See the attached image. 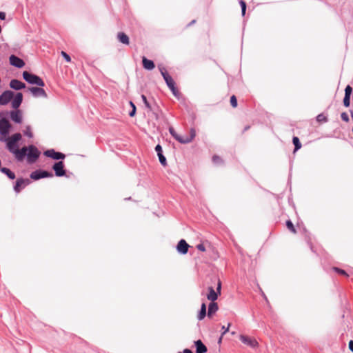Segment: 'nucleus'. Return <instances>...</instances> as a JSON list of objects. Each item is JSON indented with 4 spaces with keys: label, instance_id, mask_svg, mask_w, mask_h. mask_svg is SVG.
Instances as JSON below:
<instances>
[{
    "label": "nucleus",
    "instance_id": "obj_1",
    "mask_svg": "<svg viewBox=\"0 0 353 353\" xmlns=\"http://www.w3.org/2000/svg\"><path fill=\"white\" fill-rule=\"evenodd\" d=\"M3 113H0V141L6 143L10 139L9 134L12 130V125L8 119L3 117Z\"/></svg>",
    "mask_w": 353,
    "mask_h": 353
},
{
    "label": "nucleus",
    "instance_id": "obj_31",
    "mask_svg": "<svg viewBox=\"0 0 353 353\" xmlns=\"http://www.w3.org/2000/svg\"><path fill=\"white\" fill-rule=\"evenodd\" d=\"M129 104L131 107V110L128 113V115L130 117H133L135 116L136 114V112H137V107L135 105V104L132 101H130L129 102Z\"/></svg>",
    "mask_w": 353,
    "mask_h": 353
},
{
    "label": "nucleus",
    "instance_id": "obj_11",
    "mask_svg": "<svg viewBox=\"0 0 353 353\" xmlns=\"http://www.w3.org/2000/svg\"><path fill=\"white\" fill-rule=\"evenodd\" d=\"M196 137V131L194 128H192L190 130V135L182 137L179 134L177 135V137H175L174 139H176L178 142L182 144H186L192 142V141Z\"/></svg>",
    "mask_w": 353,
    "mask_h": 353
},
{
    "label": "nucleus",
    "instance_id": "obj_47",
    "mask_svg": "<svg viewBox=\"0 0 353 353\" xmlns=\"http://www.w3.org/2000/svg\"><path fill=\"white\" fill-rule=\"evenodd\" d=\"M230 326V323L228 324L227 327H225L224 325L222 326V327H221V329L223 330V332L221 333L222 336L225 335L229 331Z\"/></svg>",
    "mask_w": 353,
    "mask_h": 353
},
{
    "label": "nucleus",
    "instance_id": "obj_10",
    "mask_svg": "<svg viewBox=\"0 0 353 353\" xmlns=\"http://www.w3.org/2000/svg\"><path fill=\"white\" fill-rule=\"evenodd\" d=\"M30 181L28 179H23L22 177L18 178L13 186L14 191L16 193H19L23 188L29 185Z\"/></svg>",
    "mask_w": 353,
    "mask_h": 353
},
{
    "label": "nucleus",
    "instance_id": "obj_41",
    "mask_svg": "<svg viewBox=\"0 0 353 353\" xmlns=\"http://www.w3.org/2000/svg\"><path fill=\"white\" fill-rule=\"evenodd\" d=\"M230 105H231V106L232 108H236L237 107L238 101H237V99H236L235 95H232L230 97Z\"/></svg>",
    "mask_w": 353,
    "mask_h": 353
},
{
    "label": "nucleus",
    "instance_id": "obj_27",
    "mask_svg": "<svg viewBox=\"0 0 353 353\" xmlns=\"http://www.w3.org/2000/svg\"><path fill=\"white\" fill-rule=\"evenodd\" d=\"M0 172L6 175L10 180H14L16 178L15 173L8 168L1 167Z\"/></svg>",
    "mask_w": 353,
    "mask_h": 353
},
{
    "label": "nucleus",
    "instance_id": "obj_53",
    "mask_svg": "<svg viewBox=\"0 0 353 353\" xmlns=\"http://www.w3.org/2000/svg\"><path fill=\"white\" fill-rule=\"evenodd\" d=\"M262 296H263V298L265 299V300L267 301V303H268V300L267 299V296H265V294H264V292H262Z\"/></svg>",
    "mask_w": 353,
    "mask_h": 353
},
{
    "label": "nucleus",
    "instance_id": "obj_40",
    "mask_svg": "<svg viewBox=\"0 0 353 353\" xmlns=\"http://www.w3.org/2000/svg\"><path fill=\"white\" fill-rule=\"evenodd\" d=\"M332 269H333V270H334L335 272H336V273H338V274H341V275H343V276H348V274H347V273L345 272V270H343V269H341V268H338V267H333V268H332Z\"/></svg>",
    "mask_w": 353,
    "mask_h": 353
},
{
    "label": "nucleus",
    "instance_id": "obj_6",
    "mask_svg": "<svg viewBox=\"0 0 353 353\" xmlns=\"http://www.w3.org/2000/svg\"><path fill=\"white\" fill-rule=\"evenodd\" d=\"M52 169L54 172V175L57 177H63L65 176L66 178H69L70 175L67 174V170L65 169V163L63 161H59L55 162L52 166Z\"/></svg>",
    "mask_w": 353,
    "mask_h": 353
},
{
    "label": "nucleus",
    "instance_id": "obj_13",
    "mask_svg": "<svg viewBox=\"0 0 353 353\" xmlns=\"http://www.w3.org/2000/svg\"><path fill=\"white\" fill-rule=\"evenodd\" d=\"M28 91L34 96V97H43L44 98H47L48 95L46 92L45 90L42 88V87L39 86H33L28 88Z\"/></svg>",
    "mask_w": 353,
    "mask_h": 353
},
{
    "label": "nucleus",
    "instance_id": "obj_52",
    "mask_svg": "<svg viewBox=\"0 0 353 353\" xmlns=\"http://www.w3.org/2000/svg\"><path fill=\"white\" fill-rule=\"evenodd\" d=\"M223 336L221 335V336H220V337H219V339H218V343H219V344H221V343Z\"/></svg>",
    "mask_w": 353,
    "mask_h": 353
},
{
    "label": "nucleus",
    "instance_id": "obj_28",
    "mask_svg": "<svg viewBox=\"0 0 353 353\" xmlns=\"http://www.w3.org/2000/svg\"><path fill=\"white\" fill-rule=\"evenodd\" d=\"M292 143L294 145L293 153L296 152L299 150H300L302 147L301 143L299 139V137L294 136L292 137Z\"/></svg>",
    "mask_w": 353,
    "mask_h": 353
},
{
    "label": "nucleus",
    "instance_id": "obj_57",
    "mask_svg": "<svg viewBox=\"0 0 353 353\" xmlns=\"http://www.w3.org/2000/svg\"><path fill=\"white\" fill-rule=\"evenodd\" d=\"M352 133H353V126H352Z\"/></svg>",
    "mask_w": 353,
    "mask_h": 353
},
{
    "label": "nucleus",
    "instance_id": "obj_21",
    "mask_svg": "<svg viewBox=\"0 0 353 353\" xmlns=\"http://www.w3.org/2000/svg\"><path fill=\"white\" fill-rule=\"evenodd\" d=\"M10 87L14 90H22V89H24L26 88V85L25 83L18 80V79H12L10 81Z\"/></svg>",
    "mask_w": 353,
    "mask_h": 353
},
{
    "label": "nucleus",
    "instance_id": "obj_32",
    "mask_svg": "<svg viewBox=\"0 0 353 353\" xmlns=\"http://www.w3.org/2000/svg\"><path fill=\"white\" fill-rule=\"evenodd\" d=\"M159 69L164 80L170 77V75L163 66L159 65Z\"/></svg>",
    "mask_w": 353,
    "mask_h": 353
},
{
    "label": "nucleus",
    "instance_id": "obj_9",
    "mask_svg": "<svg viewBox=\"0 0 353 353\" xmlns=\"http://www.w3.org/2000/svg\"><path fill=\"white\" fill-rule=\"evenodd\" d=\"M194 346L196 347V353H206L208 351L207 347L203 344L201 340L199 339L194 341ZM178 353H194L188 348L184 349L182 352Z\"/></svg>",
    "mask_w": 353,
    "mask_h": 353
},
{
    "label": "nucleus",
    "instance_id": "obj_7",
    "mask_svg": "<svg viewBox=\"0 0 353 353\" xmlns=\"http://www.w3.org/2000/svg\"><path fill=\"white\" fill-rule=\"evenodd\" d=\"M53 175V173L50 171L38 169L32 172L30 176L32 180L37 181L44 178H51Z\"/></svg>",
    "mask_w": 353,
    "mask_h": 353
},
{
    "label": "nucleus",
    "instance_id": "obj_8",
    "mask_svg": "<svg viewBox=\"0 0 353 353\" xmlns=\"http://www.w3.org/2000/svg\"><path fill=\"white\" fill-rule=\"evenodd\" d=\"M43 155L56 161H63L65 158V154L55 150L54 149H48L43 152Z\"/></svg>",
    "mask_w": 353,
    "mask_h": 353
},
{
    "label": "nucleus",
    "instance_id": "obj_54",
    "mask_svg": "<svg viewBox=\"0 0 353 353\" xmlns=\"http://www.w3.org/2000/svg\"><path fill=\"white\" fill-rule=\"evenodd\" d=\"M350 114H351L352 119L353 121V110H350Z\"/></svg>",
    "mask_w": 353,
    "mask_h": 353
},
{
    "label": "nucleus",
    "instance_id": "obj_2",
    "mask_svg": "<svg viewBox=\"0 0 353 353\" xmlns=\"http://www.w3.org/2000/svg\"><path fill=\"white\" fill-rule=\"evenodd\" d=\"M23 79L29 84L36 85L39 87H44L45 82L38 75L30 72L28 71H23L22 73Z\"/></svg>",
    "mask_w": 353,
    "mask_h": 353
},
{
    "label": "nucleus",
    "instance_id": "obj_48",
    "mask_svg": "<svg viewBox=\"0 0 353 353\" xmlns=\"http://www.w3.org/2000/svg\"><path fill=\"white\" fill-rule=\"evenodd\" d=\"M6 18V14L4 12L0 11V19L5 20Z\"/></svg>",
    "mask_w": 353,
    "mask_h": 353
},
{
    "label": "nucleus",
    "instance_id": "obj_36",
    "mask_svg": "<svg viewBox=\"0 0 353 353\" xmlns=\"http://www.w3.org/2000/svg\"><path fill=\"white\" fill-rule=\"evenodd\" d=\"M212 162L216 165H219L223 163V159L216 154L213 155L212 157Z\"/></svg>",
    "mask_w": 353,
    "mask_h": 353
},
{
    "label": "nucleus",
    "instance_id": "obj_4",
    "mask_svg": "<svg viewBox=\"0 0 353 353\" xmlns=\"http://www.w3.org/2000/svg\"><path fill=\"white\" fill-rule=\"evenodd\" d=\"M0 113H3L4 114L2 117L6 119H9V117L10 119L15 123L20 124L22 123V112L19 109H14L10 111H1Z\"/></svg>",
    "mask_w": 353,
    "mask_h": 353
},
{
    "label": "nucleus",
    "instance_id": "obj_26",
    "mask_svg": "<svg viewBox=\"0 0 353 353\" xmlns=\"http://www.w3.org/2000/svg\"><path fill=\"white\" fill-rule=\"evenodd\" d=\"M117 39L118 41L124 45H129L130 43V39L129 37L123 32H119L117 34Z\"/></svg>",
    "mask_w": 353,
    "mask_h": 353
},
{
    "label": "nucleus",
    "instance_id": "obj_33",
    "mask_svg": "<svg viewBox=\"0 0 353 353\" xmlns=\"http://www.w3.org/2000/svg\"><path fill=\"white\" fill-rule=\"evenodd\" d=\"M316 119L319 123H326L328 121L327 117L325 116L323 113L318 114L316 117Z\"/></svg>",
    "mask_w": 353,
    "mask_h": 353
},
{
    "label": "nucleus",
    "instance_id": "obj_39",
    "mask_svg": "<svg viewBox=\"0 0 353 353\" xmlns=\"http://www.w3.org/2000/svg\"><path fill=\"white\" fill-rule=\"evenodd\" d=\"M350 101H351V97L344 95V97L343 99V105L345 108H349L350 106Z\"/></svg>",
    "mask_w": 353,
    "mask_h": 353
},
{
    "label": "nucleus",
    "instance_id": "obj_37",
    "mask_svg": "<svg viewBox=\"0 0 353 353\" xmlns=\"http://www.w3.org/2000/svg\"><path fill=\"white\" fill-rule=\"evenodd\" d=\"M164 81H165L167 86L168 87V88H170V87H172L176 84L174 80L172 79V77L171 76L169 77L168 78L165 79Z\"/></svg>",
    "mask_w": 353,
    "mask_h": 353
},
{
    "label": "nucleus",
    "instance_id": "obj_44",
    "mask_svg": "<svg viewBox=\"0 0 353 353\" xmlns=\"http://www.w3.org/2000/svg\"><path fill=\"white\" fill-rule=\"evenodd\" d=\"M341 118L343 121L346 123L350 121L349 116L345 112H343L341 114Z\"/></svg>",
    "mask_w": 353,
    "mask_h": 353
},
{
    "label": "nucleus",
    "instance_id": "obj_46",
    "mask_svg": "<svg viewBox=\"0 0 353 353\" xmlns=\"http://www.w3.org/2000/svg\"><path fill=\"white\" fill-rule=\"evenodd\" d=\"M196 249L201 252H204L206 250V248L203 243H199L196 245Z\"/></svg>",
    "mask_w": 353,
    "mask_h": 353
},
{
    "label": "nucleus",
    "instance_id": "obj_50",
    "mask_svg": "<svg viewBox=\"0 0 353 353\" xmlns=\"http://www.w3.org/2000/svg\"><path fill=\"white\" fill-rule=\"evenodd\" d=\"M196 23V20L195 19H193L192 21H191L188 24V27L189 26H191L192 25Z\"/></svg>",
    "mask_w": 353,
    "mask_h": 353
},
{
    "label": "nucleus",
    "instance_id": "obj_24",
    "mask_svg": "<svg viewBox=\"0 0 353 353\" xmlns=\"http://www.w3.org/2000/svg\"><path fill=\"white\" fill-rule=\"evenodd\" d=\"M6 149L10 152L12 153L15 150L18 149L19 147V143L12 141L10 139L6 142Z\"/></svg>",
    "mask_w": 353,
    "mask_h": 353
},
{
    "label": "nucleus",
    "instance_id": "obj_5",
    "mask_svg": "<svg viewBox=\"0 0 353 353\" xmlns=\"http://www.w3.org/2000/svg\"><path fill=\"white\" fill-rule=\"evenodd\" d=\"M41 155V152L34 145L27 146L26 159L29 163H33L37 161Z\"/></svg>",
    "mask_w": 353,
    "mask_h": 353
},
{
    "label": "nucleus",
    "instance_id": "obj_38",
    "mask_svg": "<svg viewBox=\"0 0 353 353\" xmlns=\"http://www.w3.org/2000/svg\"><path fill=\"white\" fill-rule=\"evenodd\" d=\"M24 135L27 136L28 138H32L33 134L31 131V127L30 125H27L26 129L23 130Z\"/></svg>",
    "mask_w": 353,
    "mask_h": 353
},
{
    "label": "nucleus",
    "instance_id": "obj_25",
    "mask_svg": "<svg viewBox=\"0 0 353 353\" xmlns=\"http://www.w3.org/2000/svg\"><path fill=\"white\" fill-rule=\"evenodd\" d=\"M206 315L208 316L207 305L205 303L203 302L201 305V308L197 314V319L199 321H202L203 319H204Z\"/></svg>",
    "mask_w": 353,
    "mask_h": 353
},
{
    "label": "nucleus",
    "instance_id": "obj_34",
    "mask_svg": "<svg viewBox=\"0 0 353 353\" xmlns=\"http://www.w3.org/2000/svg\"><path fill=\"white\" fill-rule=\"evenodd\" d=\"M10 139H12V141L19 143V141L22 139V136H21V133L17 132V133L12 134L11 137H10Z\"/></svg>",
    "mask_w": 353,
    "mask_h": 353
},
{
    "label": "nucleus",
    "instance_id": "obj_49",
    "mask_svg": "<svg viewBox=\"0 0 353 353\" xmlns=\"http://www.w3.org/2000/svg\"><path fill=\"white\" fill-rule=\"evenodd\" d=\"M349 350L353 352V340H350L348 343Z\"/></svg>",
    "mask_w": 353,
    "mask_h": 353
},
{
    "label": "nucleus",
    "instance_id": "obj_15",
    "mask_svg": "<svg viewBox=\"0 0 353 353\" xmlns=\"http://www.w3.org/2000/svg\"><path fill=\"white\" fill-rule=\"evenodd\" d=\"M239 339L243 343L250 347L255 348L259 345V343L254 338L241 334Z\"/></svg>",
    "mask_w": 353,
    "mask_h": 353
},
{
    "label": "nucleus",
    "instance_id": "obj_23",
    "mask_svg": "<svg viewBox=\"0 0 353 353\" xmlns=\"http://www.w3.org/2000/svg\"><path fill=\"white\" fill-rule=\"evenodd\" d=\"M219 310V305L215 301H210L208 307V316L211 318Z\"/></svg>",
    "mask_w": 353,
    "mask_h": 353
},
{
    "label": "nucleus",
    "instance_id": "obj_16",
    "mask_svg": "<svg viewBox=\"0 0 353 353\" xmlns=\"http://www.w3.org/2000/svg\"><path fill=\"white\" fill-rule=\"evenodd\" d=\"M10 64L17 68H22L25 65V61L19 57L11 54L9 57Z\"/></svg>",
    "mask_w": 353,
    "mask_h": 353
},
{
    "label": "nucleus",
    "instance_id": "obj_42",
    "mask_svg": "<svg viewBox=\"0 0 353 353\" xmlns=\"http://www.w3.org/2000/svg\"><path fill=\"white\" fill-rule=\"evenodd\" d=\"M61 55L66 62L70 63L71 61V57L66 52L61 51Z\"/></svg>",
    "mask_w": 353,
    "mask_h": 353
},
{
    "label": "nucleus",
    "instance_id": "obj_17",
    "mask_svg": "<svg viewBox=\"0 0 353 353\" xmlns=\"http://www.w3.org/2000/svg\"><path fill=\"white\" fill-rule=\"evenodd\" d=\"M189 248V244L185 239H183L179 240L176 246V249L178 253L182 255L186 254L188 252Z\"/></svg>",
    "mask_w": 353,
    "mask_h": 353
},
{
    "label": "nucleus",
    "instance_id": "obj_29",
    "mask_svg": "<svg viewBox=\"0 0 353 353\" xmlns=\"http://www.w3.org/2000/svg\"><path fill=\"white\" fill-rule=\"evenodd\" d=\"M285 225L290 232H292L294 234L296 233V230L290 219L286 221Z\"/></svg>",
    "mask_w": 353,
    "mask_h": 353
},
{
    "label": "nucleus",
    "instance_id": "obj_19",
    "mask_svg": "<svg viewBox=\"0 0 353 353\" xmlns=\"http://www.w3.org/2000/svg\"><path fill=\"white\" fill-rule=\"evenodd\" d=\"M154 150H155V152H157V154L158 156L159 161L160 163L163 166H166L167 165V159L163 153L162 146L160 144H157L155 146Z\"/></svg>",
    "mask_w": 353,
    "mask_h": 353
},
{
    "label": "nucleus",
    "instance_id": "obj_30",
    "mask_svg": "<svg viewBox=\"0 0 353 353\" xmlns=\"http://www.w3.org/2000/svg\"><path fill=\"white\" fill-rule=\"evenodd\" d=\"M170 91L172 92V94L178 99H179L181 93L178 90V88L176 87V84L173 86L170 87L169 88Z\"/></svg>",
    "mask_w": 353,
    "mask_h": 353
},
{
    "label": "nucleus",
    "instance_id": "obj_35",
    "mask_svg": "<svg viewBox=\"0 0 353 353\" xmlns=\"http://www.w3.org/2000/svg\"><path fill=\"white\" fill-rule=\"evenodd\" d=\"M239 5H240L241 9V15L243 17H244L245 14V12H246V8H247L246 2L244 0H240Z\"/></svg>",
    "mask_w": 353,
    "mask_h": 353
},
{
    "label": "nucleus",
    "instance_id": "obj_18",
    "mask_svg": "<svg viewBox=\"0 0 353 353\" xmlns=\"http://www.w3.org/2000/svg\"><path fill=\"white\" fill-rule=\"evenodd\" d=\"M27 146H23L21 149L15 150L12 154L14 156L17 161L21 162L26 157Z\"/></svg>",
    "mask_w": 353,
    "mask_h": 353
},
{
    "label": "nucleus",
    "instance_id": "obj_55",
    "mask_svg": "<svg viewBox=\"0 0 353 353\" xmlns=\"http://www.w3.org/2000/svg\"><path fill=\"white\" fill-rule=\"evenodd\" d=\"M131 197L125 198V200H130Z\"/></svg>",
    "mask_w": 353,
    "mask_h": 353
},
{
    "label": "nucleus",
    "instance_id": "obj_43",
    "mask_svg": "<svg viewBox=\"0 0 353 353\" xmlns=\"http://www.w3.org/2000/svg\"><path fill=\"white\" fill-rule=\"evenodd\" d=\"M352 94V88L350 85H346V87L345 88V95L351 97Z\"/></svg>",
    "mask_w": 353,
    "mask_h": 353
},
{
    "label": "nucleus",
    "instance_id": "obj_45",
    "mask_svg": "<svg viewBox=\"0 0 353 353\" xmlns=\"http://www.w3.org/2000/svg\"><path fill=\"white\" fill-rule=\"evenodd\" d=\"M169 132L174 139H175V137L178 135L173 127L169 128Z\"/></svg>",
    "mask_w": 353,
    "mask_h": 353
},
{
    "label": "nucleus",
    "instance_id": "obj_3",
    "mask_svg": "<svg viewBox=\"0 0 353 353\" xmlns=\"http://www.w3.org/2000/svg\"><path fill=\"white\" fill-rule=\"evenodd\" d=\"M214 280L215 281H217L216 289L215 290L214 289V287L209 286L208 288V293L206 295L207 299L210 301H215L216 300H217L219 296L221 295V291L222 283L221 280L217 276H214Z\"/></svg>",
    "mask_w": 353,
    "mask_h": 353
},
{
    "label": "nucleus",
    "instance_id": "obj_51",
    "mask_svg": "<svg viewBox=\"0 0 353 353\" xmlns=\"http://www.w3.org/2000/svg\"><path fill=\"white\" fill-rule=\"evenodd\" d=\"M250 125H246L245 126L243 130V133H244L245 132H246L247 130H248L250 129Z\"/></svg>",
    "mask_w": 353,
    "mask_h": 353
},
{
    "label": "nucleus",
    "instance_id": "obj_20",
    "mask_svg": "<svg viewBox=\"0 0 353 353\" xmlns=\"http://www.w3.org/2000/svg\"><path fill=\"white\" fill-rule=\"evenodd\" d=\"M141 99L143 101V103H144L145 108L153 112V114L155 115L156 119H158V114L157 111L159 110V107L155 105L154 107L152 106V105L149 103V101L147 99V97L144 94H141Z\"/></svg>",
    "mask_w": 353,
    "mask_h": 353
},
{
    "label": "nucleus",
    "instance_id": "obj_56",
    "mask_svg": "<svg viewBox=\"0 0 353 353\" xmlns=\"http://www.w3.org/2000/svg\"><path fill=\"white\" fill-rule=\"evenodd\" d=\"M310 248H311V250H312V244H311V243H310Z\"/></svg>",
    "mask_w": 353,
    "mask_h": 353
},
{
    "label": "nucleus",
    "instance_id": "obj_22",
    "mask_svg": "<svg viewBox=\"0 0 353 353\" xmlns=\"http://www.w3.org/2000/svg\"><path fill=\"white\" fill-rule=\"evenodd\" d=\"M142 65L143 68L148 71L152 70L155 68L154 62L151 59H148L145 57H142Z\"/></svg>",
    "mask_w": 353,
    "mask_h": 353
},
{
    "label": "nucleus",
    "instance_id": "obj_14",
    "mask_svg": "<svg viewBox=\"0 0 353 353\" xmlns=\"http://www.w3.org/2000/svg\"><path fill=\"white\" fill-rule=\"evenodd\" d=\"M23 95L22 92H18L17 93L14 92V95L11 102V106L13 109H19L23 102Z\"/></svg>",
    "mask_w": 353,
    "mask_h": 353
},
{
    "label": "nucleus",
    "instance_id": "obj_12",
    "mask_svg": "<svg viewBox=\"0 0 353 353\" xmlns=\"http://www.w3.org/2000/svg\"><path fill=\"white\" fill-rule=\"evenodd\" d=\"M14 95V92L12 90H7L0 94V105H6L12 100Z\"/></svg>",
    "mask_w": 353,
    "mask_h": 353
}]
</instances>
